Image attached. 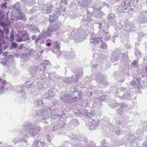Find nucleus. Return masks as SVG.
Wrapping results in <instances>:
<instances>
[{
	"label": "nucleus",
	"instance_id": "obj_24",
	"mask_svg": "<svg viewBox=\"0 0 147 147\" xmlns=\"http://www.w3.org/2000/svg\"><path fill=\"white\" fill-rule=\"evenodd\" d=\"M53 31H54V30H51L50 31L52 32Z\"/></svg>",
	"mask_w": 147,
	"mask_h": 147
},
{
	"label": "nucleus",
	"instance_id": "obj_1",
	"mask_svg": "<svg viewBox=\"0 0 147 147\" xmlns=\"http://www.w3.org/2000/svg\"><path fill=\"white\" fill-rule=\"evenodd\" d=\"M20 33L21 35V37L19 39L18 38L16 41L17 42H20L22 41H26L29 38H28V34L27 32L25 31H21Z\"/></svg>",
	"mask_w": 147,
	"mask_h": 147
},
{
	"label": "nucleus",
	"instance_id": "obj_14",
	"mask_svg": "<svg viewBox=\"0 0 147 147\" xmlns=\"http://www.w3.org/2000/svg\"><path fill=\"white\" fill-rule=\"evenodd\" d=\"M5 86L2 85L0 86V91H1L3 90H4L5 89Z\"/></svg>",
	"mask_w": 147,
	"mask_h": 147
},
{
	"label": "nucleus",
	"instance_id": "obj_6",
	"mask_svg": "<svg viewBox=\"0 0 147 147\" xmlns=\"http://www.w3.org/2000/svg\"><path fill=\"white\" fill-rule=\"evenodd\" d=\"M0 83L6 85L7 82L5 80L0 78Z\"/></svg>",
	"mask_w": 147,
	"mask_h": 147
},
{
	"label": "nucleus",
	"instance_id": "obj_10",
	"mask_svg": "<svg viewBox=\"0 0 147 147\" xmlns=\"http://www.w3.org/2000/svg\"><path fill=\"white\" fill-rule=\"evenodd\" d=\"M42 38V37L40 35H39L38 37L36 38L35 41V42L36 43H37L40 40L41 38Z\"/></svg>",
	"mask_w": 147,
	"mask_h": 147
},
{
	"label": "nucleus",
	"instance_id": "obj_12",
	"mask_svg": "<svg viewBox=\"0 0 147 147\" xmlns=\"http://www.w3.org/2000/svg\"><path fill=\"white\" fill-rule=\"evenodd\" d=\"M72 102H75L77 101L78 100V98L77 97H75L73 98L72 99Z\"/></svg>",
	"mask_w": 147,
	"mask_h": 147
},
{
	"label": "nucleus",
	"instance_id": "obj_5",
	"mask_svg": "<svg viewBox=\"0 0 147 147\" xmlns=\"http://www.w3.org/2000/svg\"><path fill=\"white\" fill-rule=\"evenodd\" d=\"M49 63V61L48 60H46L44 61L43 63L41 64V65H44V67L45 69L47 67V66L45 65H47Z\"/></svg>",
	"mask_w": 147,
	"mask_h": 147
},
{
	"label": "nucleus",
	"instance_id": "obj_9",
	"mask_svg": "<svg viewBox=\"0 0 147 147\" xmlns=\"http://www.w3.org/2000/svg\"><path fill=\"white\" fill-rule=\"evenodd\" d=\"M3 34L2 31L0 29V40L3 39Z\"/></svg>",
	"mask_w": 147,
	"mask_h": 147
},
{
	"label": "nucleus",
	"instance_id": "obj_13",
	"mask_svg": "<svg viewBox=\"0 0 147 147\" xmlns=\"http://www.w3.org/2000/svg\"><path fill=\"white\" fill-rule=\"evenodd\" d=\"M137 63L138 62L136 61H134L131 64L134 66H135L137 65Z\"/></svg>",
	"mask_w": 147,
	"mask_h": 147
},
{
	"label": "nucleus",
	"instance_id": "obj_20",
	"mask_svg": "<svg viewBox=\"0 0 147 147\" xmlns=\"http://www.w3.org/2000/svg\"><path fill=\"white\" fill-rule=\"evenodd\" d=\"M136 80L138 81V83H139L140 81H139V80H140V79H138V78H137Z\"/></svg>",
	"mask_w": 147,
	"mask_h": 147
},
{
	"label": "nucleus",
	"instance_id": "obj_26",
	"mask_svg": "<svg viewBox=\"0 0 147 147\" xmlns=\"http://www.w3.org/2000/svg\"><path fill=\"white\" fill-rule=\"evenodd\" d=\"M4 4H5V5H6V4H7V3L5 2V3Z\"/></svg>",
	"mask_w": 147,
	"mask_h": 147
},
{
	"label": "nucleus",
	"instance_id": "obj_7",
	"mask_svg": "<svg viewBox=\"0 0 147 147\" xmlns=\"http://www.w3.org/2000/svg\"><path fill=\"white\" fill-rule=\"evenodd\" d=\"M101 48L103 49H107V46L106 43H103L101 46Z\"/></svg>",
	"mask_w": 147,
	"mask_h": 147
},
{
	"label": "nucleus",
	"instance_id": "obj_16",
	"mask_svg": "<svg viewBox=\"0 0 147 147\" xmlns=\"http://www.w3.org/2000/svg\"><path fill=\"white\" fill-rule=\"evenodd\" d=\"M4 30L5 31V33L7 34L9 32V30H8V29L7 28H4Z\"/></svg>",
	"mask_w": 147,
	"mask_h": 147
},
{
	"label": "nucleus",
	"instance_id": "obj_2",
	"mask_svg": "<svg viewBox=\"0 0 147 147\" xmlns=\"http://www.w3.org/2000/svg\"><path fill=\"white\" fill-rule=\"evenodd\" d=\"M53 44L54 45V48L57 49V50H59L60 49V46L59 44L57 41H55L54 42Z\"/></svg>",
	"mask_w": 147,
	"mask_h": 147
},
{
	"label": "nucleus",
	"instance_id": "obj_22",
	"mask_svg": "<svg viewBox=\"0 0 147 147\" xmlns=\"http://www.w3.org/2000/svg\"><path fill=\"white\" fill-rule=\"evenodd\" d=\"M49 36H51V33H48L47 34Z\"/></svg>",
	"mask_w": 147,
	"mask_h": 147
},
{
	"label": "nucleus",
	"instance_id": "obj_19",
	"mask_svg": "<svg viewBox=\"0 0 147 147\" xmlns=\"http://www.w3.org/2000/svg\"><path fill=\"white\" fill-rule=\"evenodd\" d=\"M1 45L0 44V53H1L2 52V49H1Z\"/></svg>",
	"mask_w": 147,
	"mask_h": 147
},
{
	"label": "nucleus",
	"instance_id": "obj_25",
	"mask_svg": "<svg viewBox=\"0 0 147 147\" xmlns=\"http://www.w3.org/2000/svg\"><path fill=\"white\" fill-rule=\"evenodd\" d=\"M50 40V39H47V41H49V40Z\"/></svg>",
	"mask_w": 147,
	"mask_h": 147
},
{
	"label": "nucleus",
	"instance_id": "obj_8",
	"mask_svg": "<svg viewBox=\"0 0 147 147\" xmlns=\"http://www.w3.org/2000/svg\"><path fill=\"white\" fill-rule=\"evenodd\" d=\"M14 40V35L13 33V31L11 33L10 37V40L11 42H12Z\"/></svg>",
	"mask_w": 147,
	"mask_h": 147
},
{
	"label": "nucleus",
	"instance_id": "obj_4",
	"mask_svg": "<svg viewBox=\"0 0 147 147\" xmlns=\"http://www.w3.org/2000/svg\"><path fill=\"white\" fill-rule=\"evenodd\" d=\"M98 38L96 37L91 38L90 39V42L91 43H94L96 42V41H97V43H98L97 42Z\"/></svg>",
	"mask_w": 147,
	"mask_h": 147
},
{
	"label": "nucleus",
	"instance_id": "obj_21",
	"mask_svg": "<svg viewBox=\"0 0 147 147\" xmlns=\"http://www.w3.org/2000/svg\"><path fill=\"white\" fill-rule=\"evenodd\" d=\"M1 25V26H3V25H4V24H3V22H1L0 23Z\"/></svg>",
	"mask_w": 147,
	"mask_h": 147
},
{
	"label": "nucleus",
	"instance_id": "obj_11",
	"mask_svg": "<svg viewBox=\"0 0 147 147\" xmlns=\"http://www.w3.org/2000/svg\"><path fill=\"white\" fill-rule=\"evenodd\" d=\"M136 84L137 83L136 82L134 81H132L131 82V84L132 86H134V85H136Z\"/></svg>",
	"mask_w": 147,
	"mask_h": 147
},
{
	"label": "nucleus",
	"instance_id": "obj_15",
	"mask_svg": "<svg viewBox=\"0 0 147 147\" xmlns=\"http://www.w3.org/2000/svg\"><path fill=\"white\" fill-rule=\"evenodd\" d=\"M24 47V45L23 44H21L19 46L18 49L20 50L22 49Z\"/></svg>",
	"mask_w": 147,
	"mask_h": 147
},
{
	"label": "nucleus",
	"instance_id": "obj_17",
	"mask_svg": "<svg viewBox=\"0 0 147 147\" xmlns=\"http://www.w3.org/2000/svg\"><path fill=\"white\" fill-rule=\"evenodd\" d=\"M36 38V36L35 35H32V40H34Z\"/></svg>",
	"mask_w": 147,
	"mask_h": 147
},
{
	"label": "nucleus",
	"instance_id": "obj_3",
	"mask_svg": "<svg viewBox=\"0 0 147 147\" xmlns=\"http://www.w3.org/2000/svg\"><path fill=\"white\" fill-rule=\"evenodd\" d=\"M17 44L15 42L12 43L9 49L10 50H11L13 49L16 48L17 47Z\"/></svg>",
	"mask_w": 147,
	"mask_h": 147
},
{
	"label": "nucleus",
	"instance_id": "obj_23",
	"mask_svg": "<svg viewBox=\"0 0 147 147\" xmlns=\"http://www.w3.org/2000/svg\"><path fill=\"white\" fill-rule=\"evenodd\" d=\"M3 4L5 7H7L6 5H5V4L4 3H3Z\"/></svg>",
	"mask_w": 147,
	"mask_h": 147
},
{
	"label": "nucleus",
	"instance_id": "obj_18",
	"mask_svg": "<svg viewBox=\"0 0 147 147\" xmlns=\"http://www.w3.org/2000/svg\"><path fill=\"white\" fill-rule=\"evenodd\" d=\"M46 46L48 47H50L51 46V44L50 42H48L46 44Z\"/></svg>",
	"mask_w": 147,
	"mask_h": 147
}]
</instances>
